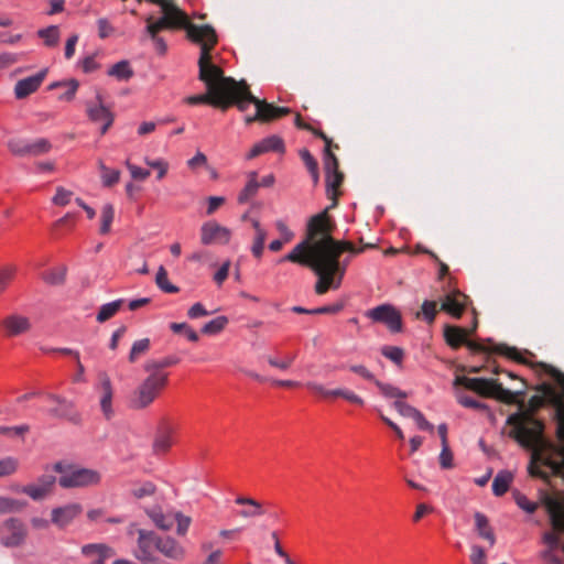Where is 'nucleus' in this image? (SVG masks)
Returning a JSON list of instances; mask_svg holds the SVG:
<instances>
[{
  "label": "nucleus",
  "instance_id": "nucleus-35",
  "mask_svg": "<svg viewBox=\"0 0 564 564\" xmlns=\"http://www.w3.org/2000/svg\"><path fill=\"white\" fill-rule=\"evenodd\" d=\"M172 446V437L169 431L159 432L153 441L152 451L155 455H162L169 452Z\"/></svg>",
  "mask_w": 564,
  "mask_h": 564
},
{
  "label": "nucleus",
  "instance_id": "nucleus-41",
  "mask_svg": "<svg viewBox=\"0 0 564 564\" xmlns=\"http://www.w3.org/2000/svg\"><path fill=\"white\" fill-rule=\"evenodd\" d=\"M488 341L492 345V348H490L491 351L503 355V356L508 357L509 359H512L520 364L525 362V360L522 358L520 351L516 347H509L505 344L496 345L490 339Z\"/></svg>",
  "mask_w": 564,
  "mask_h": 564
},
{
  "label": "nucleus",
  "instance_id": "nucleus-51",
  "mask_svg": "<svg viewBox=\"0 0 564 564\" xmlns=\"http://www.w3.org/2000/svg\"><path fill=\"white\" fill-rule=\"evenodd\" d=\"M375 384L378 387L380 392L386 398L403 399V398L408 397V393L405 391H402V390H400L399 388H397L394 386H391V384H388V383H383V382H381L379 380H375Z\"/></svg>",
  "mask_w": 564,
  "mask_h": 564
},
{
  "label": "nucleus",
  "instance_id": "nucleus-27",
  "mask_svg": "<svg viewBox=\"0 0 564 564\" xmlns=\"http://www.w3.org/2000/svg\"><path fill=\"white\" fill-rule=\"evenodd\" d=\"M180 361L181 359L176 356H166L161 359H150L144 364L143 369L145 372L165 373L163 369L175 366Z\"/></svg>",
  "mask_w": 564,
  "mask_h": 564
},
{
  "label": "nucleus",
  "instance_id": "nucleus-45",
  "mask_svg": "<svg viewBox=\"0 0 564 564\" xmlns=\"http://www.w3.org/2000/svg\"><path fill=\"white\" fill-rule=\"evenodd\" d=\"M65 276H66V268L65 267L52 269L42 274L43 281L51 285L63 284L65 282Z\"/></svg>",
  "mask_w": 564,
  "mask_h": 564
},
{
  "label": "nucleus",
  "instance_id": "nucleus-62",
  "mask_svg": "<svg viewBox=\"0 0 564 564\" xmlns=\"http://www.w3.org/2000/svg\"><path fill=\"white\" fill-rule=\"evenodd\" d=\"M173 519L177 522L176 533L184 536L192 523L191 517L184 516L182 512H175Z\"/></svg>",
  "mask_w": 564,
  "mask_h": 564
},
{
  "label": "nucleus",
  "instance_id": "nucleus-9",
  "mask_svg": "<svg viewBox=\"0 0 564 564\" xmlns=\"http://www.w3.org/2000/svg\"><path fill=\"white\" fill-rule=\"evenodd\" d=\"M101 475L99 471L90 468H75L66 471L58 479V484L63 488H77L96 486L100 482Z\"/></svg>",
  "mask_w": 564,
  "mask_h": 564
},
{
  "label": "nucleus",
  "instance_id": "nucleus-4",
  "mask_svg": "<svg viewBox=\"0 0 564 564\" xmlns=\"http://www.w3.org/2000/svg\"><path fill=\"white\" fill-rule=\"evenodd\" d=\"M547 402L544 397L539 394L532 395L529 400L530 410L513 413L508 416L507 424L513 426L509 436L532 452L545 445L543 437L544 424L534 417L533 412L543 406Z\"/></svg>",
  "mask_w": 564,
  "mask_h": 564
},
{
  "label": "nucleus",
  "instance_id": "nucleus-22",
  "mask_svg": "<svg viewBox=\"0 0 564 564\" xmlns=\"http://www.w3.org/2000/svg\"><path fill=\"white\" fill-rule=\"evenodd\" d=\"M82 554L90 560V564H105L115 552L104 543H90L82 546Z\"/></svg>",
  "mask_w": 564,
  "mask_h": 564
},
{
  "label": "nucleus",
  "instance_id": "nucleus-63",
  "mask_svg": "<svg viewBox=\"0 0 564 564\" xmlns=\"http://www.w3.org/2000/svg\"><path fill=\"white\" fill-rule=\"evenodd\" d=\"M73 197V192L69 189H66L62 186H58L56 188V193L54 197L52 198V202L54 205L57 206H66Z\"/></svg>",
  "mask_w": 564,
  "mask_h": 564
},
{
  "label": "nucleus",
  "instance_id": "nucleus-30",
  "mask_svg": "<svg viewBox=\"0 0 564 564\" xmlns=\"http://www.w3.org/2000/svg\"><path fill=\"white\" fill-rule=\"evenodd\" d=\"M522 381V389L519 391H511L509 389H505L500 382L497 383L496 390L494 391L492 398L506 403V404H514L518 402V397L524 394V390L527 388V384L523 380Z\"/></svg>",
  "mask_w": 564,
  "mask_h": 564
},
{
  "label": "nucleus",
  "instance_id": "nucleus-6",
  "mask_svg": "<svg viewBox=\"0 0 564 564\" xmlns=\"http://www.w3.org/2000/svg\"><path fill=\"white\" fill-rule=\"evenodd\" d=\"M148 373L130 395L129 404L133 410L149 408L169 383V373Z\"/></svg>",
  "mask_w": 564,
  "mask_h": 564
},
{
  "label": "nucleus",
  "instance_id": "nucleus-26",
  "mask_svg": "<svg viewBox=\"0 0 564 564\" xmlns=\"http://www.w3.org/2000/svg\"><path fill=\"white\" fill-rule=\"evenodd\" d=\"M87 116L94 122H101L113 117L110 110L105 107L99 94L96 96V104H87Z\"/></svg>",
  "mask_w": 564,
  "mask_h": 564
},
{
  "label": "nucleus",
  "instance_id": "nucleus-11",
  "mask_svg": "<svg viewBox=\"0 0 564 564\" xmlns=\"http://www.w3.org/2000/svg\"><path fill=\"white\" fill-rule=\"evenodd\" d=\"M9 150L19 156H37L47 153L52 145L46 139H36L33 141L23 139H12L8 143Z\"/></svg>",
  "mask_w": 564,
  "mask_h": 564
},
{
  "label": "nucleus",
  "instance_id": "nucleus-64",
  "mask_svg": "<svg viewBox=\"0 0 564 564\" xmlns=\"http://www.w3.org/2000/svg\"><path fill=\"white\" fill-rule=\"evenodd\" d=\"M267 231L257 232L251 247V252L256 258H260L263 253Z\"/></svg>",
  "mask_w": 564,
  "mask_h": 564
},
{
  "label": "nucleus",
  "instance_id": "nucleus-2",
  "mask_svg": "<svg viewBox=\"0 0 564 564\" xmlns=\"http://www.w3.org/2000/svg\"><path fill=\"white\" fill-rule=\"evenodd\" d=\"M188 39L200 45V55L198 58L199 74L198 78L202 80L206 88L214 89L216 93L236 99L246 86L243 80L236 82L232 77L224 76L223 69L212 63L210 52L218 42L216 31L213 26L205 25H191L188 26Z\"/></svg>",
  "mask_w": 564,
  "mask_h": 564
},
{
  "label": "nucleus",
  "instance_id": "nucleus-44",
  "mask_svg": "<svg viewBox=\"0 0 564 564\" xmlns=\"http://www.w3.org/2000/svg\"><path fill=\"white\" fill-rule=\"evenodd\" d=\"M37 35L44 40L46 46L52 47L57 45L59 41V29L57 25H50L39 30Z\"/></svg>",
  "mask_w": 564,
  "mask_h": 564
},
{
  "label": "nucleus",
  "instance_id": "nucleus-42",
  "mask_svg": "<svg viewBox=\"0 0 564 564\" xmlns=\"http://www.w3.org/2000/svg\"><path fill=\"white\" fill-rule=\"evenodd\" d=\"M151 341L149 338H142L135 340L132 344L131 350L129 352V361L134 364L141 356L145 355L150 350Z\"/></svg>",
  "mask_w": 564,
  "mask_h": 564
},
{
  "label": "nucleus",
  "instance_id": "nucleus-24",
  "mask_svg": "<svg viewBox=\"0 0 564 564\" xmlns=\"http://www.w3.org/2000/svg\"><path fill=\"white\" fill-rule=\"evenodd\" d=\"M2 326L7 336L11 337L26 333L30 329L31 324L28 317L12 314L2 321Z\"/></svg>",
  "mask_w": 564,
  "mask_h": 564
},
{
  "label": "nucleus",
  "instance_id": "nucleus-55",
  "mask_svg": "<svg viewBox=\"0 0 564 564\" xmlns=\"http://www.w3.org/2000/svg\"><path fill=\"white\" fill-rule=\"evenodd\" d=\"M99 166L101 170V178L105 186H112L116 183L119 182L120 178V171L118 170H110L105 166V164L100 161Z\"/></svg>",
  "mask_w": 564,
  "mask_h": 564
},
{
  "label": "nucleus",
  "instance_id": "nucleus-46",
  "mask_svg": "<svg viewBox=\"0 0 564 564\" xmlns=\"http://www.w3.org/2000/svg\"><path fill=\"white\" fill-rule=\"evenodd\" d=\"M437 314V303L435 301H424L421 305V311L416 313L417 318L426 321L432 324Z\"/></svg>",
  "mask_w": 564,
  "mask_h": 564
},
{
  "label": "nucleus",
  "instance_id": "nucleus-1",
  "mask_svg": "<svg viewBox=\"0 0 564 564\" xmlns=\"http://www.w3.org/2000/svg\"><path fill=\"white\" fill-rule=\"evenodd\" d=\"M329 209L327 207L313 216L307 224L306 238L280 259V262L290 261L310 268L317 275L314 291L318 295L341 285L345 267L340 265L339 258L344 251L358 254L365 249L376 248L373 243L356 248L350 241L334 239L332 232L335 225L328 215Z\"/></svg>",
  "mask_w": 564,
  "mask_h": 564
},
{
  "label": "nucleus",
  "instance_id": "nucleus-60",
  "mask_svg": "<svg viewBox=\"0 0 564 564\" xmlns=\"http://www.w3.org/2000/svg\"><path fill=\"white\" fill-rule=\"evenodd\" d=\"M393 408L398 411V413L401 416L410 417L414 420L415 415L417 414L419 410L409 403H405L401 400H397L393 402Z\"/></svg>",
  "mask_w": 564,
  "mask_h": 564
},
{
  "label": "nucleus",
  "instance_id": "nucleus-29",
  "mask_svg": "<svg viewBox=\"0 0 564 564\" xmlns=\"http://www.w3.org/2000/svg\"><path fill=\"white\" fill-rule=\"evenodd\" d=\"M148 517L153 521V523L163 531H169L172 529L174 524L173 516L165 514L159 507H153L147 509Z\"/></svg>",
  "mask_w": 564,
  "mask_h": 564
},
{
  "label": "nucleus",
  "instance_id": "nucleus-34",
  "mask_svg": "<svg viewBox=\"0 0 564 564\" xmlns=\"http://www.w3.org/2000/svg\"><path fill=\"white\" fill-rule=\"evenodd\" d=\"M535 390L540 393L539 395L544 397L549 403L554 405H562L563 394H560L556 389L547 382L539 384Z\"/></svg>",
  "mask_w": 564,
  "mask_h": 564
},
{
  "label": "nucleus",
  "instance_id": "nucleus-48",
  "mask_svg": "<svg viewBox=\"0 0 564 564\" xmlns=\"http://www.w3.org/2000/svg\"><path fill=\"white\" fill-rule=\"evenodd\" d=\"M78 82L76 79H69L67 82H56L50 85V89H55L57 87H66V90L64 94L59 96V99L64 100H72L76 94V90L78 88Z\"/></svg>",
  "mask_w": 564,
  "mask_h": 564
},
{
  "label": "nucleus",
  "instance_id": "nucleus-52",
  "mask_svg": "<svg viewBox=\"0 0 564 564\" xmlns=\"http://www.w3.org/2000/svg\"><path fill=\"white\" fill-rule=\"evenodd\" d=\"M19 468V460L15 457L7 456L0 458V477L13 475Z\"/></svg>",
  "mask_w": 564,
  "mask_h": 564
},
{
  "label": "nucleus",
  "instance_id": "nucleus-39",
  "mask_svg": "<svg viewBox=\"0 0 564 564\" xmlns=\"http://www.w3.org/2000/svg\"><path fill=\"white\" fill-rule=\"evenodd\" d=\"M343 307L344 305L341 303L325 305L313 310H307L302 306H293L292 312L296 314H336L340 312Z\"/></svg>",
  "mask_w": 564,
  "mask_h": 564
},
{
  "label": "nucleus",
  "instance_id": "nucleus-43",
  "mask_svg": "<svg viewBox=\"0 0 564 564\" xmlns=\"http://www.w3.org/2000/svg\"><path fill=\"white\" fill-rule=\"evenodd\" d=\"M477 380L480 381V383H477L475 388H471V391L485 398H492L498 381L496 379L486 378H477Z\"/></svg>",
  "mask_w": 564,
  "mask_h": 564
},
{
  "label": "nucleus",
  "instance_id": "nucleus-12",
  "mask_svg": "<svg viewBox=\"0 0 564 564\" xmlns=\"http://www.w3.org/2000/svg\"><path fill=\"white\" fill-rule=\"evenodd\" d=\"M367 316L375 322L387 325L393 333L400 332L402 328L401 314L392 305H379L368 311Z\"/></svg>",
  "mask_w": 564,
  "mask_h": 564
},
{
  "label": "nucleus",
  "instance_id": "nucleus-57",
  "mask_svg": "<svg viewBox=\"0 0 564 564\" xmlns=\"http://www.w3.org/2000/svg\"><path fill=\"white\" fill-rule=\"evenodd\" d=\"M17 491L28 495L31 499L39 501L44 499L47 494L42 490L36 484L26 485L15 489Z\"/></svg>",
  "mask_w": 564,
  "mask_h": 564
},
{
  "label": "nucleus",
  "instance_id": "nucleus-21",
  "mask_svg": "<svg viewBox=\"0 0 564 564\" xmlns=\"http://www.w3.org/2000/svg\"><path fill=\"white\" fill-rule=\"evenodd\" d=\"M236 505L246 506L247 508L238 512L242 519H253L264 516L269 503L258 501L253 498L239 496L235 499Z\"/></svg>",
  "mask_w": 564,
  "mask_h": 564
},
{
  "label": "nucleus",
  "instance_id": "nucleus-56",
  "mask_svg": "<svg viewBox=\"0 0 564 564\" xmlns=\"http://www.w3.org/2000/svg\"><path fill=\"white\" fill-rule=\"evenodd\" d=\"M170 328L172 332H174L176 334H178V333L184 334L189 341L195 343L198 340L197 333L186 323H172L170 325Z\"/></svg>",
  "mask_w": 564,
  "mask_h": 564
},
{
  "label": "nucleus",
  "instance_id": "nucleus-31",
  "mask_svg": "<svg viewBox=\"0 0 564 564\" xmlns=\"http://www.w3.org/2000/svg\"><path fill=\"white\" fill-rule=\"evenodd\" d=\"M474 518L478 535L487 540L489 544L492 546L496 543V536L494 534L492 529L489 525L487 517L481 512H476Z\"/></svg>",
  "mask_w": 564,
  "mask_h": 564
},
{
  "label": "nucleus",
  "instance_id": "nucleus-37",
  "mask_svg": "<svg viewBox=\"0 0 564 564\" xmlns=\"http://www.w3.org/2000/svg\"><path fill=\"white\" fill-rule=\"evenodd\" d=\"M108 75L119 80H128L133 76V70L127 61H120L108 69Z\"/></svg>",
  "mask_w": 564,
  "mask_h": 564
},
{
  "label": "nucleus",
  "instance_id": "nucleus-3",
  "mask_svg": "<svg viewBox=\"0 0 564 564\" xmlns=\"http://www.w3.org/2000/svg\"><path fill=\"white\" fill-rule=\"evenodd\" d=\"M557 406L556 436L560 445L554 446L545 441V445H541L532 452L529 466L531 476L544 480H549L551 476L562 474L564 469V403L562 402V405Z\"/></svg>",
  "mask_w": 564,
  "mask_h": 564
},
{
  "label": "nucleus",
  "instance_id": "nucleus-50",
  "mask_svg": "<svg viewBox=\"0 0 564 564\" xmlns=\"http://www.w3.org/2000/svg\"><path fill=\"white\" fill-rule=\"evenodd\" d=\"M227 324L228 318L226 316H218L206 323L203 326L202 332L207 335L218 334L226 327Z\"/></svg>",
  "mask_w": 564,
  "mask_h": 564
},
{
  "label": "nucleus",
  "instance_id": "nucleus-49",
  "mask_svg": "<svg viewBox=\"0 0 564 564\" xmlns=\"http://www.w3.org/2000/svg\"><path fill=\"white\" fill-rule=\"evenodd\" d=\"M300 156L302 161L304 162L305 166L307 167L308 172L312 175V178L314 183L316 184L318 182V165L314 156L310 153L308 150L303 149L300 151Z\"/></svg>",
  "mask_w": 564,
  "mask_h": 564
},
{
  "label": "nucleus",
  "instance_id": "nucleus-53",
  "mask_svg": "<svg viewBox=\"0 0 564 564\" xmlns=\"http://www.w3.org/2000/svg\"><path fill=\"white\" fill-rule=\"evenodd\" d=\"M15 276L14 267H2L0 268V295L7 291L11 282Z\"/></svg>",
  "mask_w": 564,
  "mask_h": 564
},
{
  "label": "nucleus",
  "instance_id": "nucleus-15",
  "mask_svg": "<svg viewBox=\"0 0 564 564\" xmlns=\"http://www.w3.org/2000/svg\"><path fill=\"white\" fill-rule=\"evenodd\" d=\"M185 102L188 105L208 104L221 110H227L230 106L234 105L235 99L227 98L216 93L214 89L209 90L208 88H206L205 94L189 96L185 99Z\"/></svg>",
  "mask_w": 564,
  "mask_h": 564
},
{
  "label": "nucleus",
  "instance_id": "nucleus-38",
  "mask_svg": "<svg viewBox=\"0 0 564 564\" xmlns=\"http://www.w3.org/2000/svg\"><path fill=\"white\" fill-rule=\"evenodd\" d=\"M115 218V208L111 204H105L100 214V235H107L111 230V224Z\"/></svg>",
  "mask_w": 564,
  "mask_h": 564
},
{
  "label": "nucleus",
  "instance_id": "nucleus-23",
  "mask_svg": "<svg viewBox=\"0 0 564 564\" xmlns=\"http://www.w3.org/2000/svg\"><path fill=\"white\" fill-rule=\"evenodd\" d=\"M47 70L43 69L35 75L20 79L14 87V94L18 99H22L34 93L43 83Z\"/></svg>",
  "mask_w": 564,
  "mask_h": 564
},
{
  "label": "nucleus",
  "instance_id": "nucleus-7",
  "mask_svg": "<svg viewBox=\"0 0 564 564\" xmlns=\"http://www.w3.org/2000/svg\"><path fill=\"white\" fill-rule=\"evenodd\" d=\"M315 133L325 142L324 169L326 176V194L328 199L332 200L329 208H335L338 204V197L341 194L339 188L344 182V174L339 171L337 156L330 151L332 139L324 132Z\"/></svg>",
  "mask_w": 564,
  "mask_h": 564
},
{
  "label": "nucleus",
  "instance_id": "nucleus-54",
  "mask_svg": "<svg viewBox=\"0 0 564 564\" xmlns=\"http://www.w3.org/2000/svg\"><path fill=\"white\" fill-rule=\"evenodd\" d=\"M381 354L395 365H401L404 357L403 349L397 346H383L381 348Z\"/></svg>",
  "mask_w": 564,
  "mask_h": 564
},
{
  "label": "nucleus",
  "instance_id": "nucleus-36",
  "mask_svg": "<svg viewBox=\"0 0 564 564\" xmlns=\"http://www.w3.org/2000/svg\"><path fill=\"white\" fill-rule=\"evenodd\" d=\"M26 505L28 502L24 500L0 496V514L20 512Z\"/></svg>",
  "mask_w": 564,
  "mask_h": 564
},
{
  "label": "nucleus",
  "instance_id": "nucleus-13",
  "mask_svg": "<svg viewBox=\"0 0 564 564\" xmlns=\"http://www.w3.org/2000/svg\"><path fill=\"white\" fill-rule=\"evenodd\" d=\"M231 238L229 228L210 220L204 223L200 228V242L205 246L219 243L226 245Z\"/></svg>",
  "mask_w": 564,
  "mask_h": 564
},
{
  "label": "nucleus",
  "instance_id": "nucleus-47",
  "mask_svg": "<svg viewBox=\"0 0 564 564\" xmlns=\"http://www.w3.org/2000/svg\"><path fill=\"white\" fill-rule=\"evenodd\" d=\"M156 285L165 293H177L178 288L174 284L170 283L167 279V271L163 265H161L156 272L155 276Z\"/></svg>",
  "mask_w": 564,
  "mask_h": 564
},
{
  "label": "nucleus",
  "instance_id": "nucleus-19",
  "mask_svg": "<svg viewBox=\"0 0 564 564\" xmlns=\"http://www.w3.org/2000/svg\"><path fill=\"white\" fill-rule=\"evenodd\" d=\"M158 551L166 558L174 562H182L186 557L185 547L171 536L161 538L158 541Z\"/></svg>",
  "mask_w": 564,
  "mask_h": 564
},
{
  "label": "nucleus",
  "instance_id": "nucleus-25",
  "mask_svg": "<svg viewBox=\"0 0 564 564\" xmlns=\"http://www.w3.org/2000/svg\"><path fill=\"white\" fill-rule=\"evenodd\" d=\"M546 508L555 532L564 533V507L554 499H547Z\"/></svg>",
  "mask_w": 564,
  "mask_h": 564
},
{
  "label": "nucleus",
  "instance_id": "nucleus-16",
  "mask_svg": "<svg viewBox=\"0 0 564 564\" xmlns=\"http://www.w3.org/2000/svg\"><path fill=\"white\" fill-rule=\"evenodd\" d=\"M97 389L100 394L99 404L104 417L106 420H111L115 415L112 408L113 389L111 380L106 373L100 375L99 386Z\"/></svg>",
  "mask_w": 564,
  "mask_h": 564
},
{
  "label": "nucleus",
  "instance_id": "nucleus-17",
  "mask_svg": "<svg viewBox=\"0 0 564 564\" xmlns=\"http://www.w3.org/2000/svg\"><path fill=\"white\" fill-rule=\"evenodd\" d=\"M468 305V296L459 291L447 293L441 303V310L455 318H460Z\"/></svg>",
  "mask_w": 564,
  "mask_h": 564
},
{
  "label": "nucleus",
  "instance_id": "nucleus-18",
  "mask_svg": "<svg viewBox=\"0 0 564 564\" xmlns=\"http://www.w3.org/2000/svg\"><path fill=\"white\" fill-rule=\"evenodd\" d=\"M82 511L83 507L79 503H68L53 509L51 513V521L56 527L63 529L70 524L73 520L82 513Z\"/></svg>",
  "mask_w": 564,
  "mask_h": 564
},
{
  "label": "nucleus",
  "instance_id": "nucleus-58",
  "mask_svg": "<svg viewBox=\"0 0 564 564\" xmlns=\"http://www.w3.org/2000/svg\"><path fill=\"white\" fill-rule=\"evenodd\" d=\"M541 367L543 368L544 372L546 375H549L554 380V382L558 386V388L561 389V392H558V393L563 394V397H564V373L561 372L560 370L553 368L552 366H549L545 364H541Z\"/></svg>",
  "mask_w": 564,
  "mask_h": 564
},
{
  "label": "nucleus",
  "instance_id": "nucleus-8",
  "mask_svg": "<svg viewBox=\"0 0 564 564\" xmlns=\"http://www.w3.org/2000/svg\"><path fill=\"white\" fill-rule=\"evenodd\" d=\"M138 532V541H137V550L134 552L135 557L142 564H164V562L155 555V551H158V544L160 536L153 531H147L139 529Z\"/></svg>",
  "mask_w": 564,
  "mask_h": 564
},
{
  "label": "nucleus",
  "instance_id": "nucleus-10",
  "mask_svg": "<svg viewBox=\"0 0 564 564\" xmlns=\"http://www.w3.org/2000/svg\"><path fill=\"white\" fill-rule=\"evenodd\" d=\"M45 397L48 401L56 403V406L48 410V415L55 419L67 420L75 425L82 424V414L76 410L73 401L56 393H46Z\"/></svg>",
  "mask_w": 564,
  "mask_h": 564
},
{
  "label": "nucleus",
  "instance_id": "nucleus-61",
  "mask_svg": "<svg viewBox=\"0 0 564 564\" xmlns=\"http://www.w3.org/2000/svg\"><path fill=\"white\" fill-rule=\"evenodd\" d=\"M457 398V402L465 406V408H470V409H476V410H488V406L487 404L485 403H481L473 398H470L469 395H466L464 393H457L456 395Z\"/></svg>",
  "mask_w": 564,
  "mask_h": 564
},
{
  "label": "nucleus",
  "instance_id": "nucleus-40",
  "mask_svg": "<svg viewBox=\"0 0 564 564\" xmlns=\"http://www.w3.org/2000/svg\"><path fill=\"white\" fill-rule=\"evenodd\" d=\"M123 304V300H116L113 302L104 304L100 306L99 312L97 314V321L99 323H105L115 316Z\"/></svg>",
  "mask_w": 564,
  "mask_h": 564
},
{
  "label": "nucleus",
  "instance_id": "nucleus-5",
  "mask_svg": "<svg viewBox=\"0 0 564 564\" xmlns=\"http://www.w3.org/2000/svg\"><path fill=\"white\" fill-rule=\"evenodd\" d=\"M250 104L256 106V113L252 117L246 118L247 124L257 120L263 122L272 121L291 112L290 108L276 107L265 100L258 99L251 94L248 85L246 84V86H242V90H240V94L235 99L234 105H236L240 111H245Z\"/></svg>",
  "mask_w": 564,
  "mask_h": 564
},
{
  "label": "nucleus",
  "instance_id": "nucleus-32",
  "mask_svg": "<svg viewBox=\"0 0 564 564\" xmlns=\"http://www.w3.org/2000/svg\"><path fill=\"white\" fill-rule=\"evenodd\" d=\"M248 182L243 189L238 195V203L245 204L249 202L252 197H254L260 188V183L258 181V173L257 172H250L248 174Z\"/></svg>",
  "mask_w": 564,
  "mask_h": 564
},
{
  "label": "nucleus",
  "instance_id": "nucleus-14",
  "mask_svg": "<svg viewBox=\"0 0 564 564\" xmlns=\"http://www.w3.org/2000/svg\"><path fill=\"white\" fill-rule=\"evenodd\" d=\"M3 529L6 534L1 538V543L7 547H15L21 545L26 538V527L22 521L15 518H10L4 521Z\"/></svg>",
  "mask_w": 564,
  "mask_h": 564
},
{
  "label": "nucleus",
  "instance_id": "nucleus-28",
  "mask_svg": "<svg viewBox=\"0 0 564 564\" xmlns=\"http://www.w3.org/2000/svg\"><path fill=\"white\" fill-rule=\"evenodd\" d=\"M444 336L446 343L453 347L458 348L466 343L468 332L465 328L458 326H445Z\"/></svg>",
  "mask_w": 564,
  "mask_h": 564
},
{
  "label": "nucleus",
  "instance_id": "nucleus-59",
  "mask_svg": "<svg viewBox=\"0 0 564 564\" xmlns=\"http://www.w3.org/2000/svg\"><path fill=\"white\" fill-rule=\"evenodd\" d=\"M155 490H156V487L153 482L145 481V482L134 487L132 489V495L137 499H141V498L154 495Z\"/></svg>",
  "mask_w": 564,
  "mask_h": 564
},
{
  "label": "nucleus",
  "instance_id": "nucleus-33",
  "mask_svg": "<svg viewBox=\"0 0 564 564\" xmlns=\"http://www.w3.org/2000/svg\"><path fill=\"white\" fill-rule=\"evenodd\" d=\"M513 479L512 473L508 470H500L492 481V492L495 496L500 497L505 495Z\"/></svg>",
  "mask_w": 564,
  "mask_h": 564
},
{
  "label": "nucleus",
  "instance_id": "nucleus-20",
  "mask_svg": "<svg viewBox=\"0 0 564 564\" xmlns=\"http://www.w3.org/2000/svg\"><path fill=\"white\" fill-rule=\"evenodd\" d=\"M284 151L285 147L282 138L270 135L256 143L247 154V159L251 160L267 152L284 153Z\"/></svg>",
  "mask_w": 564,
  "mask_h": 564
}]
</instances>
